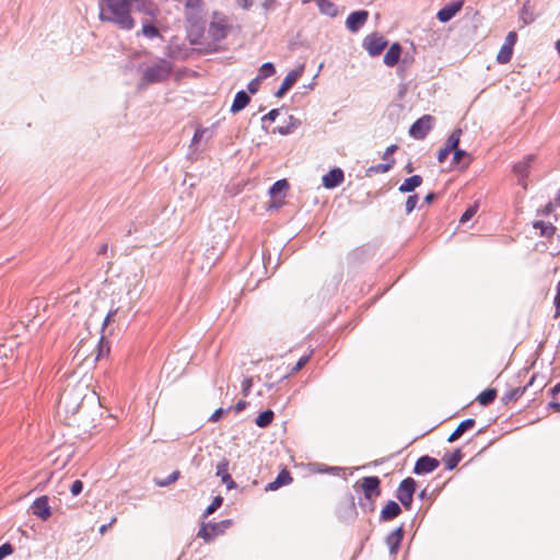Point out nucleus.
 <instances>
[{"instance_id": "nucleus-1", "label": "nucleus", "mask_w": 560, "mask_h": 560, "mask_svg": "<svg viewBox=\"0 0 560 560\" xmlns=\"http://www.w3.org/2000/svg\"><path fill=\"white\" fill-rule=\"evenodd\" d=\"M133 10L144 11L151 16L158 13L156 7L150 0H101L100 19L115 24L120 30L130 31L136 25L131 16Z\"/></svg>"}, {"instance_id": "nucleus-2", "label": "nucleus", "mask_w": 560, "mask_h": 560, "mask_svg": "<svg viewBox=\"0 0 560 560\" xmlns=\"http://www.w3.org/2000/svg\"><path fill=\"white\" fill-rule=\"evenodd\" d=\"M232 30L233 25L226 14L221 11L212 12L207 28V37L210 39V44L214 46V50L229 36Z\"/></svg>"}, {"instance_id": "nucleus-3", "label": "nucleus", "mask_w": 560, "mask_h": 560, "mask_svg": "<svg viewBox=\"0 0 560 560\" xmlns=\"http://www.w3.org/2000/svg\"><path fill=\"white\" fill-rule=\"evenodd\" d=\"M108 353L109 346L104 341L103 337L97 340L94 338L82 339L77 351V355L83 361H86L90 358H93V361H98L102 358L107 357Z\"/></svg>"}, {"instance_id": "nucleus-4", "label": "nucleus", "mask_w": 560, "mask_h": 560, "mask_svg": "<svg viewBox=\"0 0 560 560\" xmlns=\"http://www.w3.org/2000/svg\"><path fill=\"white\" fill-rule=\"evenodd\" d=\"M171 63L166 60H161L160 62L145 69L143 79L148 83H155L165 80L171 74Z\"/></svg>"}, {"instance_id": "nucleus-5", "label": "nucleus", "mask_w": 560, "mask_h": 560, "mask_svg": "<svg viewBox=\"0 0 560 560\" xmlns=\"http://www.w3.org/2000/svg\"><path fill=\"white\" fill-rule=\"evenodd\" d=\"M416 488L417 483L411 477L404 479L398 486L396 497L407 510L411 508Z\"/></svg>"}, {"instance_id": "nucleus-6", "label": "nucleus", "mask_w": 560, "mask_h": 560, "mask_svg": "<svg viewBox=\"0 0 560 560\" xmlns=\"http://www.w3.org/2000/svg\"><path fill=\"white\" fill-rule=\"evenodd\" d=\"M387 44V39L378 33L366 35L362 42L363 48L371 57L381 55V52L386 48Z\"/></svg>"}, {"instance_id": "nucleus-7", "label": "nucleus", "mask_w": 560, "mask_h": 560, "mask_svg": "<svg viewBox=\"0 0 560 560\" xmlns=\"http://www.w3.org/2000/svg\"><path fill=\"white\" fill-rule=\"evenodd\" d=\"M433 122L434 118L431 115H423L411 125L409 135L415 139L422 140L432 129Z\"/></svg>"}, {"instance_id": "nucleus-8", "label": "nucleus", "mask_w": 560, "mask_h": 560, "mask_svg": "<svg viewBox=\"0 0 560 560\" xmlns=\"http://www.w3.org/2000/svg\"><path fill=\"white\" fill-rule=\"evenodd\" d=\"M290 185L287 179L277 180L270 188L269 194L272 201L269 205L270 209H278L283 205V200L289 191Z\"/></svg>"}, {"instance_id": "nucleus-9", "label": "nucleus", "mask_w": 560, "mask_h": 560, "mask_svg": "<svg viewBox=\"0 0 560 560\" xmlns=\"http://www.w3.org/2000/svg\"><path fill=\"white\" fill-rule=\"evenodd\" d=\"M81 406V399H72V389H66L58 401V409L65 413L74 415L78 412Z\"/></svg>"}, {"instance_id": "nucleus-10", "label": "nucleus", "mask_w": 560, "mask_h": 560, "mask_svg": "<svg viewBox=\"0 0 560 560\" xmlns=\"http://www.w3.org/2000/svg\"><path fill=\"white\" fill-rule=\"evenodd\" d=\"M381 480L376 476L364 477L360 481V488L369 500H373L381 494Z\"/></svg>"}, {"instance_id": "nucleus-11", "label": "nucleus", "mask_w": 560, "mask_h": 560, "mask_svg": "<svg viewBox=\"0 0 560 560\" xmlns=\"http://www.w3.org/2000/svg\"><path fill=\"white\" fill-rule=\"evenodd\" d=\"M187 21H195L201 16L205 11V0H182Z\"/></svg>"}, {"instance_id": "nucleus-12", "label": "nucleus", "mask_w": 560, "mask_h": 560, "mask_svg": "<svg viewBox=\"0 0 560 560\" xmlns=\"http://www.w3.org/2000/svg\"><path fill=\"white\" fill-rule=\"evenodd\" d=\"M369 12L359 10L348 15L346 26L351 33H357L368 21Z\"/></svg>"}, {"instance_id": "nucleus-13", "label": "nucleus", "mask_w": 560, "mask_h": 560, "mask_svg": "<svg viewBox=\"0 0 560 560\" xmlns=\"http://www.w3.org/2000/svg\"><path fill=\"white\" fill-rule=\"evenodd\" d=\"M304 71V66H300L296 69L291 70L285 75L284 80L282 81L279 90L276 92L277 97H282L298 81V79L302 75Z\"/></svg>"}, {"instance_id": "nucleus-14", "label": "nucleus", "mask_w": 560, "mask_h": 560, "mask_svg": "<svg viewBox=\"0 0 560 560\" xmlns=\"http://www.w3.org/2000/svg\"><path fill=\"white\" fill-rule=\"evenodd\" d=\"M48 501L49 500L47 495H42L37 498L31 505L32 513L43 521L48 520L51 515Z\"/></svg>"}, {"instance_id": "nucleus-15", "label": "nucleus", "mask_w": 560, "mask_h": 560, "mask_svg": "<svg viewBox=\"0 0 560 560\" xmlns=\"http://www.w3.org/2000/svg\"><path fill=\"white\" fill-rule=\"evenodd\" d=\"M311 357H312V352L300 358V360L293 366H287L284 369H283V364L276 366V371L279 372L276 381L284 380V378L289 377L290 375L300 371L302 368H304L306 365V363L310 361Z\"/></svg>"}, {"instance_id": "nucleus-16", "label": "nucleus", "mask_w": 560, "mask_h": 560, "mask_svg": "<svg viewBox=\"0 0 560 560\" xmlns=\"http://www.w3.org/2000/svg\"><path fill=\"white\" fill-rule=\"evenodd\" d=\"M463 5V0L453 1L446 4L436 13L438 20L442 23L448 22L462 10Z\"/></svg>"}, {"instance_id": "nucleus-17", "label": "nucleus", "mask_w": 560, "mask_h": 560, "mask_svg": "<svg viewBox=\"0 0 560 560\" xmlns=\"http://www.w3.org/2000/svg\"><path fill=\"white\" fill-rule=\"evenodd\" d=\"M440 463L438 459L430 457L428 455L421 456L415 465L413 472L421 475V474H429L432 472L434 469L439 467Z\"/></svg>"}, {"instance_id": "nucleus-18", "label": "nucleus", "mask_w": 560, "mask_h": 560, "mask_svg": "<svg viewBox=\"0 0 560 560\" xmlns=\"http://www.w3.org/2000/svg\"><path fill=\"white\" fill-rule=\"evenodd\" d=\"M345 179L343 172L340 168H334L323 176L324 187L331 189L339 186Z\"/></svg>"}, {"instance_id": "nucleus-19", "label": "nucleus", "mask_w": 560, "mask_h": 560, "mask_svg": "<svg viewBox=\"0 0 560 560\" xmlns=\"http://www.w3.org/2000/svg\"><path fill=\"white\" fill-rule=\"evenodd\" d=\"M215 475L221 478L222 482L226 485L228 489H233L236 487L229 472V460L226 458H223L218 463Z\"/></svg>"}, {"instance_id": "nucleus-20", "label": "nucleus", "mask_w": 560, "mask_h": 560, "mask_svg": "<svg viewBox=\"0 0 560 560\" xmlns=\"http://www.w3.org/2000/svg\"><path fill=\"white\" fill-rule=\"evenodd\" d=\"M292 481H293V478H292L290 471L287 469H282L279 472V475L277 476V478L266 486L265 490L266 491H276L283 486L290 485Z\"/></svg>"}, {"instance_id": "nucleus-21", "label": "nucleus", "mask_w": 560, "mask_h": 560, "mask_svg": "<svg viewBox=\"0 0 560 560\" xmlns=\"http://www.w3.org/2000/svg\"><path fill=\"white\" fill-rule=\"evenodd\" d=\"M402 48L399 43H394L390 45L386 54L384 55V63L387 67H394L398 63L399 58L401 56Z\"/></svg>"}, {"instance_id": "nucleus-22", "label": "nucleus", "mask_w": 560, "mask_h": 560, "mask_svg": "<svg viewBox=\"0 0 560 560\" xmlns=\"http://www.w3.org/2000/svg\"><path fill=\"white\" fill-rule=\"evenodd\" d=\"M401 513L399 504L395 501H388L381 511V518L383 521H390Z\"/></svg>"}, {"instance_id": "nucleus-23", "label": "nucleus", "mask_w": 560, "mask_h": 560, "mask_svg": "<svg viewBox=\"0 0 560 560\" xmlns=\"http://www.w3.org/2000/svg\"><path fill=\"white\" fill-rule=\"evenodd\" d=\"M532 162L533 155H527L514 165V173L518 176L520 183L523 184V180L527 177Z\"/></svg>"}, {"instance_id": "nucleus-24", "label": "nucleus", "mask_w": 560, "mask_h": 560, "mask_svg": "<svg viewBox=\"0 0 560 560\" xmlns=\"http://www.w3.org/2000/svg\"><path fill=\"white\" fill-rule=\"evenodd\" d=\"M402 537H404V532H402L401 527L395 529L387 536L386 542H387V546L389 547L390 553H393V555L397 553L400 542L402 540Z\"/></svg>"}, {"instance_id": "nucleus-25", "label": "nucleus", "mask_w": 560, "mask_h": 560, "mask_svg": "<svg viewBox=\"0 0 560 560\" xmlns=\"http://www.w3.org/2000/svg\"><path fill=\"white\" fill-rule=\"evenodd\" d=\"M475 423L476 421L470 418L462 421L454 430V432L447 438V442L453 443L458 440L466 431L474 428Z\"/></svg>"}, {"instance_id": "nucleus-26", "label": "nucleus", "mask_w": 560, "mask_h": 560, "mask_svg": "<svg viewBox=\"0 0 560 560\" xmlns=\"http://www.w3.org/2000/svg\"><path fill=\"white\" fill-rule=\"evenodd\" d=\"M249 101H250V98L246 94V92H244V91L237 92L235 95V98L233 101V104L231 106V112L237 113V112L242 110L243 108H245L248 105Z\"/></svg>"}, {"instance_id": "nucleus-27", "label": "nucleus", "mask_w": 560, "mask_h": 560, "mask_svg": "<svg viewBox=\"0 0 560 560\" xmlns=\"http://www.w3.org/2000/svg\"><path fill=\"white\" fill-rule=\"evenodd\" d=\"M421 184H422V177L420 175H413L409 178H406L404 180V183L399 186L398 190L400 192H410V191H413Z\"/></svg>"}, {"instance_id": "nucleus-28", "label": "nucleus", "mask_w": 560, "mask_h": 560, "mask_svg": "<svg viewBox=\"0 0 560 560\" xmlns=\"http://www.w3.org/2000/svg\"><path fill=\"white\" fill-rule=\"evenodd\" d=\"M534 228L539 230V235L542 237L551 238L556 233V226L552 223L544 221H536Z\"/></svg>"}, {"instance_id": "nucleus-29", "label": "nucleus", "mask_w": 560, "mask_h": 560, "mask_svg": "<svg viewBox=\"0 0 560 560\" xmlns=\"http://www.w3.org/2000/svg\"><path fill=\"white\" fill-rule=\"evenodd\" d=\"M460 459H462V452H460V450H456L453 453L446 454L443 457V462L445 464V467L448 470L454 469L458 465Z\"/></svg>"}, {"instance_id": "nucleus-30", "label": "nucleus", "mask_w": 560, "mask_h": 560, "mask_svg": "<svg viewBox=\"0 0 560 560\" xmlns=\"http://www.w3.org/2000/svg\"><path fill=\"white\" fill-rule=\"evenodd\" d=\"M394 164H395V159L390 158L389 162H387V163L370 166L366 170V176H372V175L378 174V173H386L394 166Z\"/></svg>"}, {"instance_id": "nucleus-31", "label": "nucleus", "mask_w": 560, "mask_h": 560, "mask_svg": "<svg viewBox=\"0 0 560 560\" xmlns=\"http://www.w3.org/2000/svg\"><path fill=\"white\" fill-rule=\"evenodd\" d=\"M275 413L272 410H266L258 415V417L255 420V423L259 428H267L270 425L273 421Z\"/></svg>"}, {"instance_id": "nucleus-32", "label": "nucleus", "mask_w": 560, "mask_h": 560, "mask_svg": "<svg viewBox=\"0 0 560 560\" xmlns=\"http://www.w3.org/2000/svg\"><path fill=\"white\" fill-rule=\"evenodd\" d=\"M513 55V47L506 44H503L497 55V61L499 63H508Z\"/></svg>"}, {"instance_id": "nucleus-33", "label": "nucleus", "mask_w": 560, "mask_h": 560, "mask_svg": "<svg viewBox=\"0 0 560 560\" xmlns=\"http://www.w3.org/2000/svg\"><path fill=\"white\" fill-rule=\"evenodd\" d=\"M452 152H454L453 161L455 164L463 163L465 167H467L470 164L471 158L466 151L457 148Z\"/></svg>"}, {"instance_id": "nucleus-34", "label": "nucleus", "mask_w": 560, "mask_h": 560, "mask_svg": "<svg viewBox=\"0 0 560 560\" xmlns=\"http://www.w3.org/2000/svg\"><path fill=\"white\" fill-rule=\"evenodd\" d=\"M495 397H497V390L494 388H489V389L481 392L478 395L477 400L480 405L487 406V405L491 404L495 399Z\"/></svg>"}, {"instance_id": "nucleus-35", "label": "nucleus", "mask_w": 560, "mask_h": 560, "mask_svg": "<svg viewBox=\"0 0 560 560\" xmlns=\"http://www.w3.org/2000/svg\"><path fill=\"white\" fill-rule=\"evenodd\" d=\"M462 136V129L457 128L452 131V133L448 136L445 147L450 150H455L458 148L459 141Z\"/></svg>"}, {"instance_id": "nucleus-36", "label": "nucleus", "mask_w": 560, "mask_h": 560, "mask_svg": "<svg viewBox=\"0 0 560 560\" xmlns=\"http://www.w3.org/2000/svg\"><path fill=\"white\" fill-rule=\"evenodd\" d=\"M198 537L202 538L206 542H210L217 536V532H212L209 525H202L198 530Z\"/></svg>"}, {"instance_id": "nucleus-37", "label": "nucleus", "mask_w": 560, "mask_h": 560, "mask_svg": "<svg viewBox=\"0 0 560 560\" xmlns=\"http://www.w3.org/2000/svg\"><path fill=\"white\" fill-rule=\"evenodd\" d=\"M527 386H524V387H516L514 389H511L510 392H508L504 396V399L506 401H515L517 400L520 397H522L526 390Z\"/></svg>"}, {"instance_id": "nucleus-38", "label": "nucleus", "mask_w": 560, "mask_h": 560, "mask_svg": "<svg viewBox=\"0 0 560 560\" xmlns=\"http://www.w3.org/2000/svg\"><path fill=\"white\" fill-rule=\"evenodd\" d=\"M276 72L275 66L271 62L264 63L259 69L258 79H266Z\"/></svg>"}, {"instance_id": "nucleus-39", "label": "nucleus", "mask_w": 560, "mask_h": 560, "mask_svg": "<svg viewBox=\"0 0 560 560\" xmlns=\"http://www.w3.org/2000/svg\"><path fill=\"white\" fill-rule=\"evenodd\" d=\"M141 33L148 38H154L160 35L159 28L152 24H143Z\"/></svg>"}, {"instance_id": "nucleus-40", "label": "nucleus", "mask_w": 560, "mask_h": 560, "mask_svg": "<svg viewBox=\"0 0 560 560\" xmlns=\"http://www.w3.org/2000/svg\"><path fill=\"white\" fill-rule=\"evenodd\" d=\"M208 133H210L208 128L201 126L197 127L191 140V145H197Z\"/></svg>"}, {"instance_id": "nucleus-41", "label": "nucleus", "mask_w": 560, "mask_h": 560, "mask_svg": "<svg viewBox=\"0 0 560 560\" xmlns=\"http://www.w3.org/2000/svg\"><path fill=\"white\" fill-rule=\"evenodd\" d=\"M180 472L178 470L173 471L166 479L156 480L155 483L159 487H166L173 482H175L179 478Z\"/></svg>"}, {"instance_id": "nucleus-42", "label": "nucleus", "mask_w": 560, "mask_h": 560, "mask_svg": "<svg viewBox=\"0 0 560 560\" xmlns=\"http://www.w3.org/2000/svg\"><path fill=\"white\" fill-rule=\"evenodd\" d=\"M223 499L221 497H215L211 504L206 509V516L212 514L217 509L221 506Z\"/></svg>"}, {"instance_id": "nucleus-43", "label": "nucleus", "mask_w": 560, "mask_h": 560, "mask_svg": "<svg viewBox=\"0 0 560 560\" xmlns=\"http://www.w3.org/2000/svg\"><path fill=\"white\" fill-rule=\"evenodd\" d=\"M477 212V207L476 206H472V207H469L460 217L459 219V222L460 223H465L467 221H469Z\"/></svg>"}, {"instance_id": "nucleus-44", "label": "nucleus", "mask_w": 560, "mask_h": 560, "mask_svg": "<svg viewBox=\"0 0 560 560\" xmlns=\"http://www.w3.org/2000/svg\"><path fill=\"white\" fill-rule=\"evenodd\" d=\"M241 387H242L243 395L247 396L250 393V389L253 387V378L252 377L244 378L242 381Z\"/></svg>"}, {"instance_id": "nucleus-45", "label": "nucleus", "mask_w": 560, "mask_h": 560, "mask_svg": "<svg viewBox=\"0 0 560 560\" xmlns=\"http://www.w3.org/2000/svg\"><path fill=\"white\" fill-rule=\"evenodd\" d=\"M417 202H418L417 195L409 196L406 201V212L410 213L411 211H413V209L417 206Z\"/></svg>"}, {"instance_id": "nucleus-46", "label": "nucleus", "mask_w": 560, "mask_h": 560, "mask_svg": "<svg viewBox=\"0 0 560 560\" xmlns=\"http://www.w3.org/2000/svg\"><path fill=\"white\" fill-rule=\"evenodd\" d=\"M521 19L523 20L525 25H527L534 21L533 15L528 11L526 4L523 5L522 12H521Z\"/></svg>"}, {"instance_id": "nucleus-47", "label": "nucleus", "mask_w": 560, "mask_h": 560, "mask_svg": "<svg viewBox=\"0 0 560 560\" xmlns=\"http://www.w3.org/2000/svg\"><path fill=\"white\" fill-rule=\"evenodd\" d=\"M13 552V547L11 544L5 542L0 546V560H2L4 557L10 556Z\"/></svg>"}, {"instance_id": "nucleus-48", "label": "nucleus", "mask_w": 560, "mask_h": 560, "mask_svg": "<svg viewBox=\"0 0 560 560\" xmlns=\"http://www.w3.org/2000/svg\"><path fill=\"white\" fill-rule=\"evenodd\" d=\"M553 303L556 306L555 318H558L560 317V281L557 284V294L555 296Z\"/></svg>"}, {"instance_id": "nucleus-49", "label": "nucleus", "mask_w": 560, "mask_h": 560, "mask_svg": "<svg viewBox=\"0 0 560 560\" xmlns=\"http://www.w3.org/2000/svg\"><path fill=\"white\" fill-rule=\"evenodd\" d=\"M82 489H83V482L81 480H75L71 485L70 491H71L72 495H78L81 493Z\"/></svg>"}, {"instance_id": "nucleus-50", "label": "nucleus", "mask_w": 560, "mask_h": 560, "mask_svg": "<svg viewBox=\"0 0 560 560\" xmlns=\"http://www.w3.org/2000/svg\"><path fill=\"white\" fill-rule=\"evenodd\" d=\"M451 152H452V150H450V149H448V148H446V147H444V148L440 149V151L438 152V161H439L440 163H443V162L447 159V156H448V154H450Z\"/></svg>"}, {"instance_id": "nucleus-51", "label": "nucleus", "mask_w": 560, "mask_h": 560, "mask_svg": "<svg viewBox=\"0 0 560 560\" xmlns=\"http://www.w3.org/2000/svg\"><path fill=\"white\" fill-rule=\"evenodd\" d=\"M516 40H517V34H516V32L512 31V32L508 33L504 44L514 47Z\"/></svg>"}, {"instance_id": "nucleus-52", "label": "nucleus", "mask_w": 560, "mask_h": 560, "mask_svg": "<svg viewBox=\"0 0 560 560\" xmlns=\"http://www.w3.org/2000/svg\"><path fill=\"white\" fill-rule=\"evenodd\" d=\"M397 149L398 147L396 144H392L385 150L383 159L386 161V163L389 162V159L393 158L392 155Z\"/></svg>"}, {"instance_id": "nucleus-53", "label": "nucleus", "mask_w": 560, "mask_h": 560, "mask_svg": "<svg viewBox=\"0 0 560 560\" xmlns=\"http://www.w3.org/2000/svg\"><path fill=\"white\" fill-rule=\"evenodd\" d=\"M236 2L244 10H248L253 5V0H236Z\"/></svg>"}, {"instance_id": "nucleus-54", "label": "nucleus", "mask_w": 560, "mask_h": 560, "mask_svg": "<svg viewBox=\"0 0 560 560\" xmlns=\"http://www.w3.org/2000/svg\"><path fill=\"white\" fill-rule=\"evenodd\" d=\"M279 115V110L278 109H272L270 110L265 117L264 119L266 120H270V121H275L277 116Z\"/></svg>"}, {"instance_id": "nucleus-55", "label": "nucleus", "mask_w": 560, "mask_h": 560, "mask_svg": "<svg viewBox=\"0 0 560 560\" xmlns=\"http://www.w3.org/2000/svg\"><path fill=\"white\" fill-rule=\"evenodd\" d=\"M223 415V409L219 408L217 409L210 417V421L215 422L218 421Z\"/></svg>"}, {"instance_id": "nucleus-56", "label": "nucleus", "mask_w": 560, "mask_h": 560, "mask_svg": "<svg viewBox=\"0 0 560 560\" xmlns=\"http://www.w3.org/2000/svg\"><path fill=\"white\" fill-rule=\"evenodd\" d=\"M116 313H117V310L110 311V312L107 314V316L105 317L103 325H104V326H107V325L112 322V319H113V317L116 315Z\"/></svg>"}, {"instance_id": "nucleus-57", "label": "nucleus", "mask_w": 560, "mask_h": 560, "mask_svg": "<svg viewBox=\"0 0 560 560\" xmlns=\"http://www.w3.org/2000/svg\"><path fill=\"white\" fill-rule=\"evenodd\" d=\"M260 79H258V77L253 80L249 84H248V90L252 92V93H255L257 91V84L259 82Z\"/></svg>"}, {"instance_id": "nucleus-58", "label": "nucleus", "mask_w": 560, "mask_h": 560, "mask_svg": "<svg viewBox=\"0 0 560 560\" xmlns=\"http://www.w3.org/2000/svg\"><path fill=\"white\" fill-rule=\"evenodd\" d=\"M210 529L214 533L217 532V536L221 533H223V529L221 527V524L220 523H217V524H211L209 525Z\"/></svg>"}, {"instance_id": "nucleus-59", "label": "nucleus", "mask_w": 560, "mask_h": 560, "mask_svg": "<svg viewBox=\"0 0 560 560\" xmlns=\"http://www.w3.org/2000/svg\"><path fill=\"white\" fill-rule=\"evenodd\" d=\"M107 249H108V245H107L106 243H104V244L100 247V249H98V252H97V253H98L100 255H106Z\"/></svg>"}, {"instance_id": "nucleus-60", "label": "nucleus", "mask_w": 560, "mask_h": 560, "mask_svg": "<svg viewBox=\"0 0 560 560\" xmlns=\"http://www.w3.org/2000/svg\"><path fill=\"white\" fill-rule=\"evenodd\" d=\"M245 407H246V401H243V400L238 401V402L235 405V409H236V411H241V410H243Z\"/></svg>"}, {"instance_id": "nucleus-61", "label": "nucleus", "mask_w": 560, "mask_h": 560, "mask_svg": "<svg viewBox=\"0 0 560 560\" xmlns=\"http://www.w3.org/2000/svg\"><path fill=\"white\" fill-rule=\"evenodd\" d=\"M220 524H221L222 529L224 530V528H228V527L231 526L232 521L231 520H225V521H222Z\"/></svg>"}, {"instance_id": "nucleus-62", "label": "nucleus", "mask_w": 560, "mask_h": 560, "mask_svg": "<svg viewBox=\"0 0 560 560\" xmlns=\"http://www.w3.org/2000/svg\"><path fill=\"white\" fill-rule=\"evenodd\" d=\"M435 195L433 192H430L425 196L424 200L425 202L430 203L434 199Z\"/></svg>"}, {"instance_id": "nucleus-63", "label": "nucleus", "mask_w": 560, "mask_h": 560, "mask_svg": "<svg viewBox=\"0 0 560 560\" xmlns=\"http://www.w3.org/2000/svg\"><path fill=\"white\" fill-rule=\"evenodd\" d=\"M110 526H108V524H105V525H102L100 527V534L101 535H104L106 533V530L109 528Z\"/></svg>"}, {"instance_id": "nucleus-64", "label": "nucleus", "mask_w": 560, "mask_h": 560, "mask_svg": "<svg viewBox=\"0 0 560 560\" xmlns=\"http://www.w3.org/2000/svg\"><path fill=\"white\" fill-rule=\"evenodd\" d=\"M552 393H553V394H558V393H560V383H558V384L552 388Z\"/></svg>"}]
</instances>
